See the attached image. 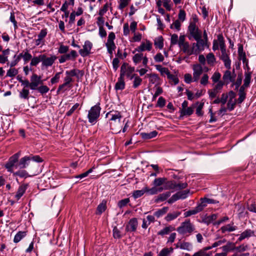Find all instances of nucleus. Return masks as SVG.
Masks as SVG:
<instances>
[{"label": "nucleus", "mask_w": 256, "mask_h": 256, "mask_svg": "<svg viewBox=\"0 0 256 256\" xmlns=\"http://www.w3.org/2000/svg\"><path fill=\"white\" fill-rule=\"evenodd\" d=\"M145 191L146 192H148L150 194H156L158 192H161L162 191H160V188H157L156 187H154L149 188L147 186H145Z\"/></svg>", "instance_id": "55"}, {"label": "nucleus", "mask_w": 256, "mask_h": 256, "mask_svg": "<svg viewBox=\"0 0 256 256\" xmlns=\"http://www.w3.org/2000/svg\"><path fill=\"white\" fill-rule=\"evenodd\" d=\"M188 184L186 182L176 183L175 180H168L166 178L165 185L160 188V191L166 190H180L186 188Z\"/></svg>", "instance_id": "3"}, {"label": "nucleus", "mask_w": 256, "mask_h": 256, "mask_svg": "<svg viewBox=\"0 0 256 256\" xmlns=\"http://www.w3.org/2000/svg\"><path fill=\"white\" fill-rule=\"evenodd\" d=\"M110 116V126L111 129L113 130V126L114 125V123L117 121L120 123L122 118V114L118 110H112L106 114V117Z\"/></svg>", "instance_id": "9"}, {"label": "nucleus", "mask_w": 256, "mask_h": 256, "mask_svg": "<svg viewBox=\"0 0 256 256\" xmlns=\"http://www.w3.org/2000/svg\"><path fill=\"white\" fill-rule=\"evenodd\" d=\"M192 248V245L190 242H181L180 249L190 251Z\"/></svg>", "instance_id": "48"}, {"label": "nucleus", "mask_w": 256, "mask_h": 256, "mask_svg": "<svg viewBox=\"0 0 256 256\" xmlns=\"http://www.w3.org/2000/svg\"><path fill=\"white\" fill-rule=\"evenodd\" d=\"M254 236V230L250 229H247L243 232L240 235L238 240L241 242L245 238H249L251 236Z\"/></svg>", "instance_id": "24"}, {"label": "nucleus", "mask_w": 256, "mask_h": 256, "mask_svg": "<svg viewBox=\"0 0 256 256\" xmlns=\"http://www.w3.org/2000/svg\"><path fill=\"white\" fill-rule=\"evenodd\" d=\"M158 134L156 130L152 131L149 133L142 132L141 134L142 136L144 139L148 140L156 137Z\"/></svg>", "instance_id": "43"}, {"label": "nucleus", "mask_w": 256, "mask_h": 256, "mask_svg": "<svg viewBox=\"0 0 256 256\" xmlns=\"http://www.w3.org/2000/svg\"><path fill=\"white\" fill-rule=\"evenodd\" d=\"M20 156V154L18 152L10 158L8 162L5 164L4 166L8 172H13V168L14 166H16V164L18 162Z\"/></svg>", "instance_id": "11"}, {"label": "nucleus", "mask_w": 256, "mask_h": 256, "mask_svg": "<svg viewBox=\"0 0 256 256\" xmlns=\"http://www.w3.org/2000/svg\"><path fill=\"white\" fill-rule=\"evenodd\" d=\"M252 72L250 70V68H248V70L244 72V86L248 87L251 82Z\"/></svg>", "instance_id": "27"}, {"label": "nucleus", "mask_w": 256, "mask_h": 256, "mask_svg": "<svg viewBox=\"0 0 256 256\" xmlns=\"http://www.w3.org/2000/svg\"><path fill=\"white\" fill-rule=\"evenodd\" d=\"M167 78L169 80L170 83L172 84L176 85L178 83V78L174 74L170 73V74L167 76Z\"/></svg>", "instance_id": "54"}, {"label": "nucleus", "mask_w": 256, "mask_h": 256, "mask_svg": "<svg viewBox=\"0 0 256 256\" xmlns=\"http://www.w3.org/2000/svg\"><path fill=\"white\" fill-rule=\"evenodd\" d=\"M192 256H212V254L210 252L198 250L195 252Z\"/></svg>", "instance_id": "64"}, {"label": "nucleus", "mask_w": 256, "mask_h": 256, "mask_svg": "<svg viewBox=\"0 0 256 256\" xmlns=\"http://www.w3.org/2000/svg\"><path fill=\"white\" fill-rule=\"evenodd\" d=\"M236 230V226H234V223L228 224L223 226L220 228L222 233H225L226 232H232Z\"/></svg>", "instance_id": "34"}, {"label": "nucleus", "mask_w": 256, "mask_h": 256, "mask_svg": "<svg viewBox=\"0 0 256 256\" xmlns=\"http://www.w3.org/2000/svg\"><path fill=\"white\" fill-rule=\"evenodd\" d=\"M178 46L183 52L188 56L196 55L193 43L190 45L188 42L186 41L185 36L181 35L179 37Z\"/></svg>", "instance_id": "1"}, {"label": "nucleus", "mask_w": 256, "mask_h": 256, "mask_svg": "<svg viewBox=\"0 0 256 256\" xmlns=\"http://www.w3.org/2000/svg\"><path fill=\"white\" fill-rule=\"evenodd\" d=\"M146 77L149 78V81L150 83L152 84H156V86H158L160 84V78L157 74H147Z\"/></svg>", "instance_id": "26"}, {"label": "nucleus", "mask_w": 256, "mask_h": 256, "mask_svg": "<svg viewBox=\"0 0 256 256\" xmlns=\"http://www.w3.org/2000/svg\"><path fill=\"white\" fill-rule=\"evenodd\" d=\"M80 106V104L78 103L75 104L72 108L68 111L66 114V116H70L74 112V111L77 110Z\"/></svg>", "instance_id": "62"}, {"label": "nucleus", "mask_w": 256, "mask_h": 256, "mask_svg": "<svg viewBox=\"0 0 256 256\" xmlns=\"http://www.w3.org/2000/svg\"><path fill=\"white\" fill-rule=\"evenodd\" d=\"M76 16L74 14L73 12H72L70 14L69 16V20L66 26L68 28H71L72 25L74 24L75 22V18Z\"/></svg>", "instance_id": "56"}, {"label": "nucleus", "mask_w": 256, "mask_h": 256, "mask_svg": "<svg viewBox=\"0 0 256 256\" xmlns=\"http://www.w3.org/2000/svg\"><path fill=\"white\" fill-rule=\"evenodd\" d=\"M30 88L32 90H36L39 84H42L41 77L36 74H33L30 77Z\"/></svg>", "instance_id": "16"}, {"label": "nucleus", "mask_w": 256, "mask_h": 256, "mask_svg": "<svg viewBox=\"0 0 256 256\" xmlns=\"http://www.w3.org/2000/svg\"><path fill=\"white\" fill-rule=\"evenodd\" d=\"M41 54L36 56H34L31 60L30 66H36L40 62H42Z\"/></svg>", "instance_id": "47"}, {"label": "nucleus", "mask_w": 256, "mask_h": 256, "mask_svg": "<svg viewBox=\"0 0 256 256\" xmlns=\"http://www.w3.org/2000/svg\"><path fill=\"white\" fill-rule=\"evenodd\" d=\"M2 54H0V63L4 64L7 62V64L10 66V62L8 60V56L10 53V50L8 48L2 51Z\"/></svg>", "instance_id": "25"}, {"label": "nucleus", "mask_w": 256, "mask_h": 256, "mask_svg": "<svg viewBox=\"0 0 256 256\" xmlns=\"http://www.w3.org/2000/svg\"><path fill=\"white\" fill-rule=\"evenodd\" d=\"M134 67L130 66L126 62H124L120 68V76L122 78L126 76L128 78L132 80L136 75V74H134Z\"/></svg>", "instance_id": "6"}, {"label": "nucleus", "mask_w": 256, "mask_h": 256, "mask_svg": "<svg viewBox=\"0 0 256 256\" xmlns=\"http://www.w3.org/2000/svg\"><path fill=\"white\" fill-rule=\"evenodd\" d=\"M143 54L137 53L135 54L132 57V61L136 65L140 63L142 58Z\"/></svg>", "instance_id": "51"}, {"label": "nucleus", "mask_w": 256, "mask_h": 256, "mask_svg": "<svg viewBox=\"0 0 256 256\" xmlns=\"http://www.w3.org/2000/svg\"><path fill=\"white\" fill-rule=\"evenodd\" d=\"M180 214L179 212H172L168 213L165 217V220L167 222H170L176 219Z\"/></svg>", "instance_id": "40"}, {"label": "nucleus", "mask_w": 256, "mask_h": 256, "mask_svg": "<svg viewBox=\"0 0 256 256\" xmlns=\"http://www.w3.org/2000/svg\"><path fill=\"white\" fill-rule=\"evenodd\" d=\"M106 201L103 200L97 206L96 214L100 215L106 209Z\"/></svg>", "instance_id": "30"}, {"label": "nucleus", "mask_w": 256, "mask_h": 256, "mask_svg": "<svg viewBox=\"0 0 256 256\" xmlns=\"http://www.w3.org/2000/svg\"><path fill=\"white\" fill-rule=\"evenodd\" d=\"M200 212V211L199 210L197 206H196L194 209L190 210L184 213V216L185 217H188L192 215H194Z\"/></svg>", "instance_id": "53"}, {"label": "nucleus", "mask_w": 256, "mask_h": 256, "mask_svg": "<svg viewBox=\"0 0 256 256\" xmlns=\"http://www.w3.org/2000/svg\"><path fill=\"white\" fill-rule=\"evenodd\" d=\"M221 77V74L219 72H216L212 74L211 79L214 83V84L220 82V80Z\"/></svg>", "instance_id": "58"}, {"label": "nucleus", "mask_w": 256, "mask_h": 256, "mask_svg": "<svg viewBox=\"0 0 256 256\" xmlns=\"http://www.w3.org/2000/svg\"><path fill=\"white\" fill-rule=\"evenodd\" d=\"M30 94L29 90L28 89H26L24 88H22V91L20 92V98H24V99H28V94Z\"/></svg>", "instance_id": "60"}, {"label": "nucleus", "mask_w": 256, "mask_h": 256, "mask_svg": "<svg viewBox=\"0 0 256 256\" xmlns=\"http://www.w3.org/2000/svg\"><path fill=\"white\" fill-rule=\"evenodd\" d=\"M194 40L196 41V42H194L193 44L196 55L204 50L206 48H208L210 46L208 42L204 39H202V37H200V38L198 40Z\"/></svg>", "instance_id": "7"}, {"label": "nucleus", "mask_w": 256, "mask_h": 256, "mask_svg": "<svg viewBox=\"0 0 256 256\" xmlns=\"http://www.w3.org/2000/svg\"><path fill=\"white\" fill-rule=\"evenodd\" d=\"M131 0H119L118 2V9L122 10L130 3Z\"/></svg>", "instance_id": "46"}, {"label": "nucleus", "mask_w": 256, "mask_h": 256, "mask_svg": "<svg viewBox=\"0 0 256 256\" xmlns=\"http://www.w3.org/2000/svg\"><path fill=\"white\" fill-rule=\"evenodd\" d=\"M28 188V184H21L18 188L16 194L15 195V198L16 200H19L21 197L25 193Z\"/></svg>", "instance_id": "23"}, {"label": "nucleus", "mask_w": 256, "mask_h": 256, "mask_svg": "<svg viewBox=\"0 0 256 256\" xmlns=\"http://www.w3.org/2000/svg\"><path fill=\"white\" fill-rule=\"evenodd\" d=\"M218 40V45L220 46V48H222V46H224V47H225L226 44L224 40V38L222 34H219L217 36V40Z\"/></svg>", "instance_id": "59"}, {"label": "nucleus", "mask_w": 256, "mask_h": 256, "mask_svg": "<svg viewBox=\"0 0 256 256\" xmlns=\"http://www.w3.org/2000/svg\"><path fill=\"white\" fill-rule=\"evenodd\" d=\"M170 194L171 193L169 192H166L161 194L157 196L155 201L156 202H163L169 198L170 196Z\"/></svg>", "instance_id": "39"}, {"label": "nucleus", "mask_w": 256, "mask_h": 256, "mask_svg": "<svg viewBox=\"0 0 256 256\" xmlns=\"http://www.w3.org/2000/svg\"><path fill=\"white\" fill-rule=\"evenodd\" d=\"M236 94L232 90L228 92L229 100L227 104V108L230 111L232 110L236 104Z\"/></svg>", "instance_id": "20"}, {"label": "nucleus", "mask_w": 256, "mask_h": 256, "mask_svg": "<svg viewBox=\"0 0 256 256\" xmlns=\"http://www.w3.org/2000/svg\"><path fill=\"white\" fill-rule=\"evenodd\" d=\"M100 110L101 108L100 106V104H97L90 108L88 114L90 123L94 124L96 122L100 116Z\"/></svg>", "instance_id": "4"}, {"label": "nucleus", "mask_w": 256, "mask_h": 256, "mask_svg": "<svg viewBox=\"0 0 256 256\" xmlns=\"http://www.w3.org/2000/svg\"><path fill=\"white\" fill-rule=\"evenodd\" d=\"M188 32L190 34V39L192 38L194 40H198L200 37H202V32L196 25L190 24L188 27Z\"/></svg>", "instance_id": "12"}, {"label": "nucleus", "mask_w": 256, "mask_h": 256, "mask_svg": "<svg viewBox=\"0 0 256 256\" xmlns=\"http://www.w3.org/2000/svg\"><path fill=\"white\" fill-rule=\"evenodd\" d=\"M194 104H195V106H197L196 110V114L198 116H202L204 114V112H202V110L204 106V102H197Z\"/></svg>", "instance_id": "37"}, {"label": "nucleus", "mask_w": 256, "mask_h": 256, "mask_svg": "<svg viewBox=\"0 0 256 256\" xmlns=\"http://www.w3.org/2000/svg\"><path fill=\"white\" fill-rule=\"evenodd\" d=\"M138 226L137 218H132L130 219L126 226V230L128 232H134L136 230Z\"/></svg>", "instance_id": "22"}, {"label": "nucleus", "mask_w": 256, "mask_h": 256, "mask_svg": "<svg viewBox=\"0 0 256 256\" xmlns=\"http://www.w3.org/2000/svg\"><path fill=\"white\" fill-rule=\"evenodd\" d=\"M236 74L234 69L232 70V72L230 70L228 69V70L224 72L222 76V79L224 82L226 84L230 82H234L236 80Z\"/></svg>", "instance_id": "17"}, {"label": "nucleus", "mask_w": 256, "mask_h": 256, "mask_svg": "<svg viewBox=\"0 0 256 256\" xmlns=\"http://www.w3.org/2000/svg\"><path fill=\"white\" fill-rule=\"evenodd\" d=\"M175 230L174 228L172 226H168L164 227V228L160 230L158 232V235L164 236L165 235H168L170 234L172 232Z\"/></svg>", "instance_id": "28"}, {"label": "nucleus", "mask_w": 256, "mask_h": 256, "mask_svg": "<svg viewBox=\"0 0 256 256\" xmlns=\"http://www.w3.org/2000/svg\"><path fill=\"white\" fill-rule=\"evenodd\" d=\"M34 161L37 162H42L43 160L39 156L30 155L25 156L21 158L18 164V166L20 168H25L30 164V161Z\"/></svg>", "instance_id": "5"}, {"label": "nucleus", "mask_w": 256, "mask_h": 256, "mask_svg": "<svg viewBox=\"0 0 256 256\" xmlns=\"http://www.w3.org/2000/svg\"><path fill=\"white\" fill-rule=\"evenodd\" d=\"M26 236V232L20 231L18 232L14 236V242L18 243L21 240Z\"/></svg>", "instance_id": "45"}, {"label": "nucleus", "mask_w": 256, "mask_h": 256, "mask_svg": "<svg viewBox=\"0 0 256 256\" xmlns=\"http://www.w3.org/2000/svg\"><path fill=\"white\" fill-rule=\"evenodd\" d=\"M152 48V43L149 40H146L132 52L134 54L136 52H142L144 51H150Z\"/></svg>", "instance_id": "13"}, {"label": "nucleus", "mask_w": 256, "mask_h": 256, "mask_svg": "<svg viewBox=\"0 0 256 256\" xmlns=\"http://www.w3.org/2000/svg\"><path fill=\"white\" fill-rule=\"evenodd\" d=\"M134 79L133 82L132 87L134 88H138L142 83V79L138 76L137 74L133 78Z\"/></svg>", "instance_id": "52"}, {"label": "nucleus", "mask_w": 256, "mask_h": 256, "mask_svg": "<svg viewBox=\"0 0 256 256\" xmlns=\"http://www.w3.org/2000/svg\"><path fill=\"white\" fill-rule=\"evenodd\" d=\"M166 180V178L164 177L156 178L153 181V185L157 188H160V186L165 185Z\"/></svg>", "instance_id": "31"}, {"label": "nucleus", "mask_w": 256, "mask_h": 256, "mask_svg": "<svg viewBox=\"0 0 256 256\" xmlns=\"http://www.w3.org/2000/svg\"><path fill=\"white\" fill-rule=\"evenodd\" d=\"M92 47V43L89 40L84 42L83 48L79 50V53L82 57H86L90 54V51Z\"/></svg>", "instance_id": "18"}, {"label": "nucleus", "mask_w": 256, "mask_h": 256, "mask_svg": "<svg viewBox=\"0 0 256 256\" xmlns=\"http://www.w3.org/2000/svg\"><path fill=\"white\" fill-rule=\"evenodd\" d=\"M48 30L46 28L42 29L38 36V38L35 40V44L36 46H42L45 44L44 38L46 36Z\"/></svg>", "instance_id": "19"}, {"label": "nucleus", "mask_w": 256, "mask_h": 256, "mask_svg": "<svg viewBox=\"0 0 256 256\" xmlns=\"http://www.w3.org/2000/svg\"><path fill=\"white\" fill-rule=\"evenodd\" d=\"M206 62L210 66H214L216 62V58L212 52L208 53L206 56Z\"/></svg>", "instance_id": "33"}, {"label": "nucleus", "mask_w": 256, "mask_h": 256, "mask_svg": "<svg viewBox=\"0 0 256 256\" xmlns=\"http://www.w3.org/2000/svg\"><path fill=\"white\" fill-rule=\"evenodd\" d=\"M22 58L24 59L23 53H20L18 55L14 54L13 56V60L10 64V66L12 68L17 65Z\"/></svg>", "instance_id": "32"}, {"label": "nucleus", "mask_w": 256, "mask_h": 256, "mask_svg": "<svg viewBox=\"0 0 256 256\" xmlns=\"http://www.w3.org/2000/svg\"><path fill=\"white\" fill-rule=\"evenodd\" d=\"M154 44L156 48L162 50L164 47V38L162 36L156 38L154 40Z\"/></svg>", "instance_id": "36"}, {"label": "nucleus", "mask_w": 256, "mask_h": 256, "mask_svg": "<svg viewBox=\"0 0 256 256\" xmlns=\"http://www.w3.org/2000/svg\"><path fill=\"white\" fill-rule=\"evenodd\" d=\"M154 58L156 62H160L164 60V57L162 53L158 52L154 56Z\"/></svg>", "instance_id": "63"}, {"label": "nucleus", "mask_w": 256, "mask_h": 256, "mask_svg": "<svg viewBox=\"0 0 256 256\" xmlns=\"http://www.w3.org/2000/svg\"><path fill=\"white\" fill-rule=\"evenodd\" d=\"M168 210V208L167 206L163 207L162 208L156 211L154 215L157 218H160L164 214H166Z\"/></svg>", "instance_id": "49"}, {"label": "nucleus", "mask_w": 256, "mask_h": 256, "mask_svg": "<svg viewBox=\"0 0 256 256\" xmlns=\"http://www.w3.org/2000/svg\"><path fill=\"white\" fill-rule=\"evenodd\" d=\"M64 83L59 86L57 94L60 93V92H64L72 87L70 83L72 82V79L69 75H66L64 78Z\"/></svg>", "instance_id": "15"}, {"label": "nucleus", "mask_w": 256, "mask_h": 256, "mask_svg": "<svg viewBox=\"0 0 256 256\" xmlns=\"http://www.w3.org/2000/svg\"><path fill=\"white\" fill-rule=\"evenodd\" d=\"M193 70V81L194 82H198L200 78V75L203 72V67L200 64H196L192 65Z\"/></svg>", "instance_id": "14"}, {"label": "nucleus", "mask_w": 256, "mask_h": 256, "mask_svg": "<svg viewBox=\"0 0 256 256\" xmlns=\"http://www.w3.org/2000/svg\"><path fill=\"white\" fill-rule=\"evenodd\" d=\"M125 88V82L124 78H122L120 76L118 82L115 85V89L116 90H122Z\"/></svg>", "instance_id": "35"}, {"label": "nucleus", "mask_w": 256, "mask_h": 256, "mask_svg": "<svg viewBox=\"0 0 256 256\" xmlns=\"http://www.w3.org/2000/svg\"><path fill=\"white\" fill-rule=\"evenodd\" d=\"M145 187L141 190H134L132 194V196L134 198H138L144 194L146 193Z\"/></svg>", "instance_id": "57"}, {"label": "nucleus", "mask_w": 256, "mask_h": 256, "mask_svg": "<svg viewBox=\"0 0 256 256\" xmlns=\"http://www.w3.org/2000/svg\"><path fill=\"white\" fill-rule=\"evenodd\" d=\"M42 66L44 68L52 66L57 59L56 56L50 54L48 56L46 54H41Z\"/></svg>", "instance_id": "8"}, {"label": "nucleus", "mask_w": 256, "mask_h": 256, "mask_svg": "<svg viewBox=\"0 0 256 256\" xmlns=\"http://www.w3.org/2000/svg\"><path fill=\"white\" fill-rule=\"evenodd\" d=\"M155 67L156 70L160 72L162 76H164L165 74H166L168 76L170 73L168 68L162 67L161 65H156Z\"/></svg>", "instance_id": "41"}, {"label": "nucleus", "mask_w": 256, "mask_h": 256, "mask_svg": "<svg viewBox=\"0 0 256 256\" xmlns=\"http://www.w3.org/2000/svg\"><path fill=\"white\" fill-rule=\"evenodd\" d=\"M224 86V82L222 81H220L214 85L213 88L220 93L223 88Z\"/></svg>", "instance_id": "61"}, {"label": "nucleus", "mask_w": 256, "mask_h": 256, "mask_svg": "<svg viewBox=\"0 0 256 256\" xmlns=\"http://www.w3.org/2000/svg\"><path fill=\"white\" fill-rule=\"evenodd\" d=\"M174 252V248L172 247L164 248L160 252L158 256H168Z\"/></svg>", "instance_id": "42"}, {"label": "nucleus", "mask_w": 256, "mask_h": 256, "mask_svg": "<svg viewBox=\"0 0 256 256\" xmlns=\"http://www.w3.org/2000/svg\"><path fill=\"white\" fill-rule=\"evenodd\" d=\"M200 202L197 204L196 206L200 212L207 206L208 204L206 200L205 197L200 198Z\"/></svg>", "instance_id": "44"}, {"label": "nucleus", "mask_w": 256, "mask_h": 256, "mask_svg": "<svg viewBox=\"0 0 256 256\" xmlns=\"http://www.w3.org/2000/svg\"><path fill=\"white\" fill-rule=\"evenodd\" d=\"M106 46L107 48V50L108 53L110 55V56H112L114 51L116 48V46L114 42H106Z\"/></svg>", "instance_id": "38"}, {"label": "nucleus", "mask_w": 256, "mask_h": 256, "mask_svg": "<svg viewBox=\"0 0 256 256\" xmlns=\"http://www.w3.org/2000/svg\"><path fill=\"white\" fill-rule=\"evenodd\" d=\"M220 50L222 53L220 59L224 62V66L227 69L230 70L231 68V60L229 56L230 54L226 52V46L224 47V46H222Z\"/></svg>", "instance_id": "10"}, {"label": "nucleus", "mask_w": 256, "mask_h": 256, "mask_svg": "<svg viewBox=\"0 0 256 256\" xmlns=\"http://www.w3.org/2000/svg\"><path fill=\"white\" fill-rule=\"evenodd\" d=\"M77 56L78 54L74 50H72L70 54L61 56L59 58V62L62 64L70 59L74 60Z\"/></svg>", "instance_id": "21"}, {"label": "nucleus", "mask_w": 256, "mask_h": 256, "mask_svg": "<svg viewBox=\"0 0 256 256\" xmlns=\"http://www.w3.org/2000/svg\"><path fill=\"white\" fill-rule=\"evenodd\" d=\"M195 230L194 226L190 220H186L181 223L176 230L180 234L186 236H190Z\"/></svg>", "instance_id": "2"}, {"label": "nucleus", "mask_w": 256, "mask_h": 256, "mask_svg": "<svg viewBox=\"0 0 256 256\" xmlns=\"http://www.w3.org/2000/svg\"><path fill=\"white\" fill-rule=\"evenodd\" d=\"M10 68L7 71L6 77L13 78L15 76L18 74V70L13 67H10Z\"/></svg>", "instance_id": "50"}, {"label": "nucleus", "mask_w": 256, "mask_h": 256, "mask_svg": "<svg viewBox=\"0 0 256 256\" xmlns=\"http://www.w3.org/2000/svg\"><path fill=\"white\" fill-rule=\"evenodd\" d=\"M195 104H192L191 106L188 107L183 110H180V114L182 116H190L194 112Z\"/></svg>", "instance_id": "29"}]
</instances>
